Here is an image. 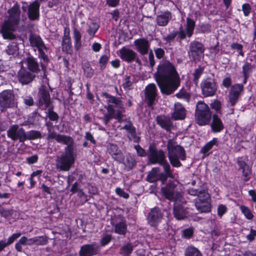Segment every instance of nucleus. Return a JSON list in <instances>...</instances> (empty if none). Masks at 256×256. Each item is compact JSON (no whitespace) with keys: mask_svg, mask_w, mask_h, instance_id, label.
Returning a JSON list of instances; mask_svg holds the SVG:
<instances>
[{"mask_svg":"<svg viewBox=\"0 0 256 256\" xmlns=\"http://www.w3.org/2000/svg\"><path fill=\"white\" fill-rule=\"evenodd\" d=\"M73 38L74 41V48L78 50L82 46V35L79 30L74 28L73 31Z\"/></svg>","mask_w":256,"mask_h":256,"instance_id":"obj_40","label":"nucleus"},{"mask_svg":"<svg viewBox=\"0 0 256 256\" xmlns=\"http://www.w3.org/2000/svg\"><path fill=\"white\" fill-rule=\"evenodd\" d=\"M202 94L206 97L211 96L216 92L217 86L214 79L208 78L201 84Z\"/></svg>","mask_w":256,"mask_h":256,"instance_id":"obj_15","label":"nucleus"},{"mask_svg":"<svg viewBox=\"0 0 256 256\" xmlns=\"http://www.w3.org/2000/svg\"><path fill=\"white\" fill-rule=\"evenodd\" d=\"M107 151L114 160L117 162L122 161L124 154L117 145L112 144H108Z\"/></svg>","mask_w":256,"mask_h":256,"instance_id":"obj_25","label":"nucleus"},{"mask_svg":"<svg viewBox=\"0 0 256 256\" xmlns=\"http://www.w3.org/2000/svg\"><path fill=\"white\" fill-rule=\"evenodd\" d=\"M162 192L165 198L176 202L185 204L186 201L181 192L177 188V186L173 182H170L166 186L162 188Z\"/></svg>","mask_w":256,"mask_h":256,"instance_id":"obj_6","label":"nucleus"},{"mask_svg":"<svg viewBox=\"0 0 256 256\" xmlns=\"http://www.w3.org/2000/svg\"><path fill=\"white\" fill-rule=\"evenodd\" d=\"M238 164L239 166V170H242V178L244 181H248L250 178L252 170L248 165L245 162L242 160H238Z\"/></svg>","mask_w":256,"mask_h":256,"instance_id":"obj_30","label":"nucleus"},{"mask_svg":"<svg viewBox=\"0 0 256 256\" xmlns=\"http://www.w3.org/2000/svg\"><path fill=\"white\" fill-rule=\"evenodd\" d=\"M164 220L163 214L158 207L151 209L147 216L148 224L156 229H158V224L162 222Z\"/></svg>","mask_w":256,"mask_h":256,"instance_id":"obj_13","label":"nucleus"},{"mask_svg":"<svg viewBox=\"0 0 256 256\" xmlns=\"http://www.w3.org/2000/svg\"><path fill=\"white\" fill-rule=\"evenodd\" d=\"M251 10V7L248 4H244L242 6V10L244 12V16H248Z\"/></svg>","mask_w":256,"mask_h":256,"instance_id":"obj_63","label":"nucleus"},{"mask_svg":"<svg viewBox=\"0 0 256 256\" xmlns=\"http://www.w3.org/2000/svg\"><path fill=\"white\" fill-rule=\"evenodd\" d=\"M184 256H202V254L196 248L189 246L184 250Z\"/></svg>","mask_w":256,"mask_h":256,"instance_id":"obj_43","label":"nucleus"},{"mask_svg":"<svg viewBox=\"0 0 256 256\" xmlns=\"http://www.w3.org/2000/svg\"><path fill=\"white\" fill-rule=\"evenodd\" d=\"M28 69L32 72H38L40 71L38 64L33 57H28L26 61Z\"/></svg>","mask_w":256,"mask_h":256,"instance_id":"obj_34","label":"nucleus"},{"mask_svg":"<svg viewBox=\"0 0 256 256\" xmlns=\"http://www.w3.org/2000/svg\"><path fill=\"white\" fill-rule=\"evenodd\" d=\"M154 78L162 94L170 95L180 86L179 75L174 66L168 60L160 62Z\"/></svg>","mask_w":256,"mask_h":256,"instance_id":"obj_1","label":"nucleus"},{"mask_svg":"<svg viewBox=\"0 0 256 256\" xmlns=\"http://www.w3.org/2000/svg\"><path fill=\"white\" fill-rule=\"evenodd\" d=\"M160 170V168L158 167L152 168L147 175L146 180L150 182H154L158 181Z\"/></svg>","mask_w":256,"mask_h":256,"instance_id":"obj_36","label":"nucleus"},{"mask_svg":"<svg viewBox=\"0 0 256 256\" xmlns=\"http://www.w3.org/2000/svg\"><path fill=\"white\" fill-rule=\"evenodd\" d=\"M122 128L126 130L130 134L132 140L134 142H138L140 138L136 136V128L132 126L130 122H128L127 124H125Z\"/></svg>","mask_w":256,"mask_h":256,"instance_id":"obj_35","label":"nucleus"},{"mask_svg":"<svg viewBox=\"0 0 256 256\" xmlns=\"http://www.w3.org/2000/svg\"><path fill=\"white\" fill-rule=\"evenodd\" d=\"M165 153L162 150H157L154 146H150L148 152V158L151 164H162L166 160Z\"/></svg>","mask_w":256,"mask_h":256,"instance_id":"obj_12","label":"nucleus"},{"mask_svg":"<svg viewBox=\"0 0 256 256\" xmlns=\"http://www.w3.org/2000/svg\"><path fill=\"white\" fill-rule=\"evenodd\" d=\"M212 118V112L210 107L204 102L198 101L195 110V120L199 126L208 124Z\"/></svg>","mask_w":256,"mask_h":256,"instance_id":"obj_5","label":"nucleus"},{"mask_svg":"<svg viewBox=\"0 0 256 256\" xmlns=\"http://www.w3.org/2000/svg\"><path fill=\"white\" fill-rule=\"evenodd\" d=\"M7 136L14 141L18 140L23 142H24L25 130L18 124H14L7 130Z\"/></svg>","mask_w":256,"mask_h":256,"instance_id":"obj_14","label":"nucleus"},{"mask_svg":"<svg viewBox=\"0 0 256 256\" xmlns=\"http://www.w3.org/2000/svg\"><path fill=\"white\" fill-rule=\"evenodd\" d=\"M172 18V13L168 10H166L164 12H161L156 16V22L158 26H165L168 25Z\"/></svg>","mask_w":256,"mask_h":256,"instance_id":"obj_26","label":"nucleus"},{"mask_svg":"<svg viewBox=\"0 0 256 256\" xmlns=\"http://www.w3.org/2000/svg\"><path fill=\"white\" fill-rule=\"evenodd\" d=\"M76 156L74 150H64L56 160V168L60 171H68L74 164Z\"/></svg>","mask_w":256,"mask_h":256,"instance_id":"obj_4","label":"nucleus"},{"mask_svg":"<svg viewBox=\"0 0 256 256\" xmlns=\"http://www.w3.org/2000/svg\"><path fill=\"white\" fill-rule=\"evenodd\" d=\"M29 41L30 46L38 50V57L42 59L44 62H48V57L46 54L48 48L41 37L36 34L32 33L29 36Z\"/></svg>","mask_w":256,"mask_h":256,"instance_id":"obj_7","label":"nucleus"},{"mask_svg":"<svg viewBox=\"0 0 256 256\" xmlns=\"http://www.w3.org/2000/svg\"><path fill=\"white\" fill-rule=\"evenodd\" d=\"M119 52L120 56L123 60L128 63L134 61L138 64H141V61L137 54L132 50L124 46L120 50Z\"/></svg>","mask_w":256,"mask_h":256,"instance_id":"obj_16","label":"nucleus"},{"mask_svg":"<svg viewBox=\"0 0 256 256\" xmlns=\"http://www.w3.org/2000/svg\"><path fill=\"white\" fill-rule=\"evenodd\" d=\"M18 76L21 84H27L33 80L36 76L25 69H21L18 72Z\"/></svg>","mask_w":256,"mask_h":256,"instance_id":"obj_28","label":"nucleus"},{"mask_svg":"<svg viewBox=\"0 0 256 256\" xmlns=\"http://www.w3.org/2000/svg\"><path fill=\"white\" fill-rule=\"evenodd\" d=\"M39 106H42L44 105V109L51 106V100L48 90L44 86H42L38 94Z\"/></svg>","mask_w":256,"mask_h":256,"instance_id":"obj_18","label":"nucleus"},{"mask_svg":"<svg viewBox=\"0 0 256 256\" xmlns=\"http://www.w3.org/2000/svg\"><path fill=\"white\" fill-rule=\"evenodd\" d=\"M34 244L37 246H44L48 242V238L46 236H35Z\"/></svg>","mask_w":256,"mask_h":256,"instance_id":"obj_49","label":"nucleus"},{"mask_svg":"<svg viewBox=\"0 0 256 256\" xmlns=\"http://www.w3.org/2000/svg\"><path fill=\"white\" fill-rule=\"evenodd\" d=\"M240 96L234 94L230 92H229L228 97V100L232 106H234L238 101V99Z\"/></svg>","mask_w":256,"mask_h":256,"instance_id":"obj_56","label":"nucleus"},{"mask_svg":"<svg viewBox=\"0 0 256 256\" xmlns=\"http://www.w3.org/2000/svg\"><path fill=\"white\" fill-rule=\"evenodd\" d=\"M212 130L214 132H221L224 128V124L218 115L214 114L212 116V122L210 124Z\"/></svg>","mask_w":256,"mask_h":256,"instance_id":"obj_31","label":"nucleus"},{"mask_svg":"<svg viewBox=\"0 0 256 256\" xmlns=\"http://www.w3.org/2000/svg\"><path fill=\"white\" fill-rule=\"evenodd\" d=\"M18 46L16 42H12L7 46L6 52L10 56H17L18 54Z\"/></svg>","mask_w":256,"mask_h":256,"instance_id":"obj_39","label":"nucleus"},{"mask_svg":"<svg viewBox=\"0 0 256 256\" xmlns=\"http://www.w3.org/2000/svg\"><path fill=\"white\" fill-rule=\"evenodd\" d=\"M133 250V246L130 243L124 244L120 249V254L124 256H129Z\"/></svg>","mask_w":256,"mask_h":256,"instance_id":"obj_45","label":"nucleus"},{"mask_svg":"<svg viewBox=\"0 0 256 256\" xmlns=\"http://www.w3.org/2000/svg\"><path fill=\"white\" fill-rule=\"evenodd\" d=\"M186 116V110L180 102L174 104V111L171 114V118L175 120H182Z\"/></svg>","mask_w":256,"mask_h":256,"instance_id":"obj_23","label":"nucleus"},{"mask_svg":"<svg viewBox=\"0 0 256 256\" xmlns=\"http://www.w3.org/2000/svg\"><path fill=\"white\" fill-rule=\"evenodd\" d=\"M145 90L146 99L147 100L148 105L152 106L156 96V87L154 84H150L146 88Z\"/></svg>","mask_w":256,"mask_h":256,"instance_id":"obj_24","label":"nucleus"},{"mask_svg":"<svg viewBox=\"0 0 256 256\" xmlns=\"http://www.w3.org/2000/svg\"><path fill=\"white\" fill-rule=\"evenodd\" d=\"M109 58V56L106 54L102 56L99 60L100 68L103 70L106 68V64Z\"/></svg>","mask_w":256,"mask_h":256,"instance_id":"obj_57","label":"nucleus"},{"mask_svg":"<svg viewBox=\"0 0 256 256\" xmlns=\"http://www.w3.org/2000/svg\"><path fill=\"white\" fill-rule=\"evenodd\" d=\"M168 155L170 164L174 167L182 166L180 160L186 158V152L184 148L178 144L174 139H169L166 144Z\"/></svg>","mask_w":256,"mask_h":256,"instance_id":"obj_3","label":"nucleus"},{"mask_svg":"<svg viewBox=\"0 0 256 256\" xmlns=\"http://www.w3.org/2000/svg\"><path fill=\"white\" fill-rule=\"evenodd\" d=\"M176 96L179 98L184 99L188 102L190 98L189 94L184 89L180 90L178 93L176 94Z\"/></svg>","mask_w":256,"mask_h":256,"instance_id":"obj_55","label":"nucleus"},{"mask_svg":"<svg viewBox=\"0 0 256 256\" xmlns=\"http://www.w3.org/2000/svg\"><path fill=\"white\" fill-rule=\"evenodd\" d=\"M186 191L189 194L196 196L197 198L208 196V193L202 187H198V189H196L195 186H190L187 189Z\"/></svg>","mask_w":256,"mask_h":256,"instance_id":"obj_32","label":"nucleus"},{"mask_svg":"<svg viewBox=\"0 0 256 256\" xmlns=\"http://www.w3.org/2000/svg\"><path fill=\"white\" fill-rule=\"evenodd\" d=\"M62 49L64 52L67 54H70L72 52L71 40L70 36V30L68 28H64L62 42Z\"/></svg>","mask_w":256,"mask_h":256,"instance_id":"obj_27","label":"nucleus"},{"mask_svg":"<svg viewBox=\"0 0 256 256\" xmlns=\"http://www.w3.org/2000/svg\"><path fill=\"white\" fill-rule=\"evenodd\" d=\"M118 162L123 164L127 170H132L136 165L135 159L129 154L126 156L125 159L124 156H123L122 161Z\"/></svg>","mask_w":256,"mask_h":256,"instance_id":"obj_33","label":"nucleus"},{"mask_svg":"<svg viewBox=\"0 0 256 256\" xmlns=\"http://www.w3.org/2000/svg\"><path fill=\"white\" fill-rule=\"evenodd\" d=\"M42 138V134L40 132L34 130H31L26 132L25 131L24 141L26 140H34Z\"/></svg>","mask_w":256,"mask_h":256,"instance_id":"obj_38","label":"nucleus"},{"mask_svg":"<svg viewBox=\"0 0 256 256\" xmlns=\"http://www.w3.org/2000/svg\"><path fill=\"white\" fill-rule=\"evenodd\" d=\"M47 139L48 140L54 139L58 142L66 145L64 150H74V141L73 138L69 136L64 134H60L55 132L48 131Z\"/></svg>","mask_w":256,"mask_h":256,"instance_id":"obj_10","label":"nucleus"},{"mask_svg":"<svg viewBox=\"0 0 256 256\" xmlns=\"http://www.w3.org/2000/svg\"><path fill=\"white\" fill-rule=\"evenodd\" d=\"M218 140L216 138H214L212 140L208 142L200 150V152L204 154L208 155L209 151L212 149L214 146H217Z\"/></svg>","mask_w":256,"mask_h":256,"instance_id":"obj_41","label":"nucleus"},{"mask_svg":"<svg viewBox=\"0 0 256 256\" xmlns=\"http://www.w3.org/2000/svg\"><path fill=\"white\" fill-rule=\"evenodd\" d=\"M204 46L202 43L194 40L190 44L188 54L190 56L195 60L199 59L200 56L204 54Z\"/></svg>","mask_w":256,"mask_h":256,"instance_id":"obj_17","label":"nucleus"},{"mask_svg":"<svg viewBox=\"0 0 256 256\" xmlns=\"http://www.w3.org/2000/svg\"><path fill=\"white\" fill-rule=\"evenodd\" d=\"M204 70V68L199 66L198 68H196L194 73V84L197 85L198 83V80L200 77L201 75L202 74Z\"/></svg>","mask_w":256,"mask_h":256,"instance_id":"obj_48","label":"nucleus"},{"mask_svg":"<svg viewBox=\"0 0 256 256\" xmlns=\"http://www.w3.org/2000/svg\"><path fill=\"white\" fill-rule=\"evenodd\" d=\"M108 112V114H104L103 118L105 124H107L112 118L117 119L119 122L122 118V114H120V112Z\"/></svg>","mask_w":256,"mask_h":256,"instance_id":"obj_37","label":"nucleus"},{"mask_svg":"<svg viewBox=\"0 0 256 256\" xmlns=\"http://www.w3.org/2000/svg\"><path fill=\"white\" fill-rule=\"evenodd\" d=\"M243 90V85L242 84H237L232 86L230 92L240 96V92Z\"/></svg>","mask_w":256,"mask_h":256,"instance_id":"obj_51","label":"nucleus"},{"mask_svg":"<svg viewBox=\"0 0 256 256\" xmlns=\"http://www.w3.org/2000/svg\"><path fill=\"white\" fill-rule=\"evenodd\" d=\"M252 68V66L249 63L246 62L242 66V72L244 77V83L246 82V78Z\"/></svg>","mask_w":256,"mask_h":256,"instance_id":"obj_50","label":"nucleus"},{"mask_svg":"<svg viewBox=\"0 0 256 256\" xmlns=\"http://www.w3.org/2000/svg\"><path fill=\"white\" fill-rule=\"evenodd\" d=\"M12 214L13 210H6L0 206V214L4 218H7L12 216Z\"/></svg>","mask_w":256,"mask_h":256,"instance_id":"obj_60","label":"nucleus"},{"mask_svg":"<svg viewBox=\"0 0 256 256\" xmlns=\"http://www.w3.org/2000/svg\"><path fill=\"white\" fill-rule=\"evenodd\" d=\"M134 148L137 152L138 154L140 156H146V152L145 150L142 148L140 145H136L134 146Z\"/></svg>","mask_w":256,"mask_h":256,"instance_id":"obj_62","label":"nucleus"},{"mask_svg":"<svg viewBox=\"0 0 256 256\" xmlns=\"http://www.w3.org/2000/svg\"><path fill=\"white\" fill-rule=\"evenodd\" d=\"M82 68L86 76L92 78L94 73V70L90 66V64L88 62H85L82 64Z\"/></svg>","mask_w":256,"mask_h":256,"instance_id":"obj_46","label":"nucleus"},{"mask_svg":"<svg viewBox=\"0 0 256 256\" xmlns=\"http://www.w3.org/2000/svg\"><path fill=\"white\" fill-rule=\"evenodd\" d=\"M23 102L27 106H31L34 104L33 98L31 96H22Z\"/></svg>","mask_w":256,"mask_h":256,"instance_id":"obj_59","label":"nucleus"},{"mask_svg":"<svg viewBox=\"0 0 256 256\" xmlns=\"http://www.w3.org/2000/svg\"><path fill=\"white\" fill-rule=\"evenodd\" d=\"M22 9L24 12H27L28 18L30 20H38L40 17V3L36 0L30 4L26 2H22Z\"/></svg>","mask_w":256,"mask_h":256,"instance_id":"obj_11","label":"nucleus"},{"mask_svg":"<svg viewBox=\"0 0 256 256\" xmlns=\"http://www.w3.org/2000/svg\"><path fill=\"white\" fill-rule=\"evenodd\" d=\"M102 96L106 98L108 106V112H120L122 114L124 111V104L120 98L112 96L108 93H102Z\"/></svg>","mask_w":256,"mask_h":256,"instance_id":"obj_9","label":"nucleus"},{"mask_svg":"<svg viewBox=\"0 0 256 256\" xmlns=\"http://www.w3.org/2000/svg\"><path fill=\"white\" fill-rule=\"evenodd\" d=\"M100 252V247L96 244H86L82 246L79 252L80 256H92Z\"/></svg>","mask_w":256,"mask_h":256,"instance_id":"obj_19","label":"nucleus"},{"mask_svg":"<svg viewBox=\"0 0 256 256\" xmlns=\"http://www.w3.org/2000/svg\"><path fill=\"white\" fill-rule=\"evenodd\" d=\"M240 210L246 218L248 220L252 219L254 216L248 207L244 206H240Z\"/></svg>","mask_w":256,"mask_h":256,"instance_id":"obj_52","label":"nucleus"},{"mask_svg":"<svg viewBox=\"0 0 256 256\" xmlns=\"http://www.w3.org/2000/svg\"><path fill=\"white\" fill-rule=\"evenodd\" d=\"M154 52L156 57L158 59H161L164 56L165 52L162 48H154Z\"/></svg>","mask_w":256,"mask_h":256,"instance_id":"obj_61","label":"nucleus"},{"mask_svg":"<svg viewBox=\"0 0 256 256\" xmlns=\"http://www.w3.org/2000/svg\"><path fill=\"white\" fill-rule=\"evenodd\" d=\"M116 192L118 195L126 199L129 198V194L120 188H117L116 189Z\"/></svg>","mask_w":256,"mask_h":256,"instance_id":"obj_64","label":"nucleus"},{"mask_svg":"<svg viewBox=\"0 0 256 256\" xmlns=\"http://www.w3.org/2000/svg\"><path fill=\"white\" fill-rule=\"evenodd\" d=\"M157 124L166 131H170L173 128L171 118L164 115L158 116L156 118Z\"/></svg>","mask_w":256,"mask_h":256,"instance_id":"obj_29","label":"nucleus"},{"mask_svg":"<svg viewBox=\"0 0 256 256\" xmlns=\"http://www.w3.org/2000/svg\"><path fill=\"white\" fill-rule=\"evenodd\" d=\"M18 102L12 90H5L0 93V110L2 112L8 108L17 106Z\"/></svg>","mask_w":256,"mask_h":256,"instance_id":"obj_8","label":"nucleus"},{"mask_svg":"<svg viewBox=\"0 0 256 256\" xmlns=\"http://www.w3.org/2000/svg\"><path fill=\"white\" fill-rule=\"evenodd\" d=\"M48 108V116L49 118L52 121L56 120L58 118V116L56 112L52 110L53 107L50 106Z\"/></svg>","mask_w":256,"mask_h":256,"instance_id":"obj_58","label":"nucleus"},{"mask_svg":"<svg viewBox=\"0 0 256 256\" xmlns=\"http://www.w3.org/2000/svg\"><path fill=\"white\" fill-rule=\"evenodd\" d=\"M178 35V31L172 30L166 36H164L162 38L166 43L170 44L174 42V39Z\"/></svg>","mask_w":256,"mask_h":256,"instance_id":"obj_47","label":"nucleus"},{"mask_svg":"<svg viewBox=\"0 0 256 256\" xmlns=\"http://www.w3.org/2000/svg\"><path fill=\"white\" fill-rule=\"evenodd\" d=\"M210 195L208 197L196 198L195 200V206L200 212H208L210 210V204L209 202Z\"/></svg>","mask_w":256,"mask_h":256,"instance_id":"obj_20","label":"nucleus"},{"mask_svg":"<svg viewBox=\"0 0 256 256\" xmlns=\"http://www.w3.org/2000/svg\"><path fill=\"white\" fill-rule=\"evenodd\" d=\"M114 228L115 232L119 234L124 235L126 233L127 226L125 221L122 220L115 225Z\"/></svg>","mask_w":256,"mask_h":256,"instance_id":"obj_42","label":"nucleus"},{"mask_svg":"<svg viewBox=\"0 0 256 256\" xmlns=\"http://www.w3.org/2000/svg\"><path fill=\"white\" fill-rule=\"evenodd\" d=\"M98 26L96 24L92 22L90 26L87 30L89 35L91 36H94L98 28Z\"/></svg>","mask_w":256,"mask_h":256,"instance_id":"obj_54","label":"nucleus"},{"mask_svg":"<svg viewBox=\"0 0 256 256\" xmlns=\"http://www.w3.org/2000/svg\"><path fill=\"white\" fill-rule=\"evenodd\" d=\"M9 16L5 20L2 28L1 32L4 39L14 40L16 36L13 34L20 20V10L16 4L8 10Z\"/></svg>","mask_w":256,"mask_h":256,"instance_id":"obj_2","label":"nucleus"},{"mask_svg":"<svg viewBox=\"0 0 256 256\" xmlns=\"http://www.w3.org/2000/svg\"><path fill=\"white\" fill-rule=\"evenodd\" d=\"M180 202H176L174 205L173 214L178 220H184L188 216L186 208Z\"/></svg>","mask_w":256,"mask_h":256,"instance_id":"obj_22","label":"nucleus"},{"mask_svg":"<svg viewBox=\"0 0 256 256\" xmlns=\"http://www.w3.org/2000/svg\"><path fill=\"white\" fill-rule=\"evenodd\" d=\"M136 50L142 56H144L148 53L150 48V44L148 40L145 38H141L136 40L134 42Z\"/></svg>","mask_w":256,"mask_h":256,"instance_id":"obj_21","label":"nucleus"},{"mask_svg":"<svg viewBox=\"0 0 256 256\" xmlns=\"http://www.w3.org/2000/svg\"><path fill=\"white\" fill-rule=\"evenodd\" d=\"M195 27V22L189 18H186V27L184 30L188 38L192 36Z\"/></svg>","mask_w":256,"mask_h":256,"instance_id":"obj_44","label":"nucleus"},{"mask_svg":"<svg viewBox=\"0 0 256 256\" xmlns=\"http://www.w3.org/2000/svg\"><path fill=\"white\" fill-rule=\"evenodd\" d=\"M160 165L162 166L164 170V174H166V176H170V178L172 177V172L170 170V166L168 162L165 160L164 162H163L162 164H160Z\"/></svg>","mask_w":256,"mask_h":256,"instance_id":"obj_53","label":"nucleus"}]
</instances>
